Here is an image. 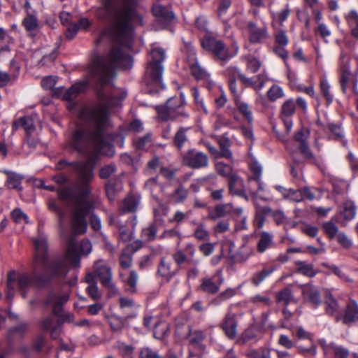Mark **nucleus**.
I'll use <instances>...</instances> for the list:
<instances>
[{"label": "nucleus", "mask_w": 358, "mask_h": 358, "mask_svg": "<svg viewBox=\"0 0 358 358\" xmlns=\"http://www.w3.org/2000/svg\"><path fill=\"white\" fill-rule=\"evenodd\" d=\"M109 324L113 332H120L124 327L125 321L120 317L113 316L110 319Z\"/></svg>", "instance_id": "09e8293b"}, {"label": "nucleus", "mask_w": 358, "mask_h": 358, "mask_svg": "<svg viewBox=\"0 0 358 358\" xmlns=\"http://www.w3.org/2000/svg\"><path fill=\"white\" fill-rule=\"evenodd\" d=\"M196 238L200 241H205L208 239V232L206 230L204 225L203 224H200L194 234Z\"/></svg>", "instance_id": "338daca9"}, {"label": "nucleus", "mask_w": 358, "mask_h": 358, "mask_svg": "<svg viewBox=\"0 0 358 358\" xmlns=\"http://www.w3.org/2000/svg\"><path fill=\"white\" fill-rule=\"evenodd\" d=\"M215 169L217 172L222 176H228L231 175L232 169L230 165L226 164L222 162H217L215 164Z\"/></svg>", "instance_id": "bf43d9fd"}, {"label": "nucleus", "mask_w": 358, "mask_h": 358, "mask_svg": "<svg viewBox=\"0 0 358 358\" xmlns=\"http://www.w3.org/2000/svg\"><path fill=\"white\" fill-rule=\"evenodd\" d=\"M275 42L278 45L286 46L288 43V38L284 30L280 29L274 34Z\"/></svg>", "instance_id": "13d9d810"}, {"label": "nucleus", "mask_w": 358, "mask_h": 358, "mask_svg": "<svg viewBox=\"0 0 358 358\" xmlns=\"http://www.w3.org/2000/svg\"><path fill=\"white\" fill-rule=\"evenodd\" d=\"M323 129L329 134L330 138L334 139H339L343 137L342 130L339 124H334L328 123L327 124H322Z\"/></svg>", "instance_id": "e433bc0d"}, {"label": "nucleus", "mask_w": 358, "mask_h": 358, "mask_svg": "<svg viewBox=\"0 0 358 358\" xmlns=\"http://www.w3.org/2000/svg\"><path fill=\"white\" fill-rule=\"evenodd\" d=\"M206 337L204 331L201 330H192L190 328V334L188 336L189 343L194 346H198L204 340Z\"/></svg>", "instance_id": "37998d69"}, {"label": "nucleus", "mask_w": 358, "mask_h": 358, "mask_svg": "<svg viewBox=\"0 0 358 358\" xmlns=\"http://www.w3.org/2000/svg\"><path fill=\"white\" fill-rule=\"evenodd\" d=\"M70 167L77 176V182L73 186L62 187L57 189L58 196L63 202H71L73 208L71 215V234L68 235L64 227L66 216L64 209L59 206L55 201H50L48 208L55 212L58 217L59 228L61 234L66 239V258L73 266L80 264V257L77 251V242L75 236L85 233L87 227V216H90V225L94 231H99L101 228L99 217L92 213L94 209L93 202L88 199L91 194L90 183L94 179V167L88 162L73 161L68 162L66 159L59 160L57 165V170H63Z\"/></svg>", "instance_id": "f03ea898"}, {"label": "nucleus", "mask_w": 358, "mask_h": 358, "mask_svg": "<svg viewBox=\"0 0 358 358\" xmlns=\"http://www.w3.org/2000/svg\"><path fill=\"white\" fill-rule=\"evenodd\" d=\"M134 145L138 150H145L150 148L152 144V135L148 134L143 137L136 139L134 142Z\"/></svg>", "instance_id": "c03bdc74"}, {"label": "nucleus", "mask_w": 358, "mask_h": 358, "mask_svg": "<svg viewBox=\"0 0 358 358\" xmlns=\"http://www.w3.org/2000/svg\"><path fill=\"white\" fill-rule=\"evenodd\" d=\"M302 293L304 299L315 307H318L322 303L320 292L316 287L305 285L302 287Z\"/></svg>", "instance_id": "a211bd4d"}, {"label": "nucleus", "mask_w": 358, "mask_h": 358, "mask_svg": "<svg viewBox=\"0 0 358 358\" xmlns=\"http://www.w3.org/2000/svg\"><path fill=\"white\" fill-rule=\"evenodd\" d=\"M271 273V271L265 269L256 273L252 278V282L256 286L259 285Z\"/></svg>", "instance_id": "0e129e2a"}, {"label": "nucleus", "mask_w": 358, "mask_h": 358, "mask_svg": "<svg viewBox=\"0 0 358 358\" xmlns=\"http://www.w3.org/2000/svg\"><path fill=\"white\" fill-rule=\"evenodd\" d=\"M293 295L289 288L285 287L280 290L277 295V301L282 303L284 306H287L293 301Z\"/></svg>", "instance_id": "ea45409f"}, {"label": "nucleus", "mask_w": 358, "mask_h": 358, "mask_svg": "<svg viewBox=\"0 0 358 358\" xmlns=\"http://www.w3.org/2000/svg\"><path fill=\"white\" fill-rule=\"evenodd\" d=\"M297 271L303 275L308 277H314L316 275V271L313 268V264H306L305 262H297Z\"/></svg>", "instance_id": "79ce46f5"}, {"label": "nucleus", "mask_w": 358, "mask_h": 358, "mask_svg": "<svg viewBox=\"0 0 358 358\" xmlns=\"http://www.w3.org/2000/svg\"><path fill=\"white\" fill-rule=\"evenodd\" d=\"M297 150L290 151V155L293 159V162L296 164H300L303 161L298 157L299 153H300L304 161L311 164H316L317 158L310 149L308 144L306 143L301 145H297Z\"/></svg>", "instance_id": "9b49d317"}, {"label": "nucleus", "mask_w": 358, "mask_h": 358, "mask_svg": "<svg viewBox=\"0 0 358 358\" xmlns=\"http://www.w3.org/2000/svg\"><path fill=\"white\" fill-rule=\"evenodd\" d=\"M119 261L122 268H129L132 264V254L125 249H123L120 254Z\"/></svg>", "instance_id": "8fccbe9b"}, {"label": "nucleus", "mask_w": 358, "mask_h": 358, "mask_svg": "<svg viewBox=\"0 0 358 358\" xmlns=\"http://www.w3.org/2000/svg\"><path fill=\"white\" fill-rule=\"evenodd\" d=\"M23 25L27 31H33L38 26L37 19L33 15H29L23 20Z\"/></svg>", "instance_id": "680f3d73"}, {"label": "nucleus", "mask_w": 358, "mask_h": 358, "mask_svg": "<svg viewBox=\"0 0 358 358\" xmlns=\"http://www.w3.org/2000/svg\"><path fill=\"white\" fill-rule=\"evenodd\" d=\"M273 243V236L266 231H262L259 235V240L257 245V250L263 253L269 248Z\"/></svg>", "instance_id": "c756f323"}, {"label": "nucleus", "mask_w": 358, "mask_h": 358, "mask_svg": "<svg viewBox=\"0 0 358 358\" xmlns=\"http://www.w3.org/2000/svg\"><path fill=\"white\" fill-rule=\"evenodd\" d=\"M216 141L220 147V157H224L226 159H231L232 153L229 150V147L231 146L230 141L225 136H222L217 137Z\"/></svg>", "instance_id": "bb28decb"}, {"label": "nucleus", "mask_w": 358, "mask_h": 358, "mask_svg": "<svg viewBox=\"0 0 358 358\" xmlns=\"http://www.w3.org/2000/svg\"><path fill=\"white\" fill-rule=\"evenodd\" d=\"M94 272L99 278L101 285L110 290L116 292L117 289L112 281L113 273L111 268L108 266L104 260L99 259L94 264Z\"/></svg>", "instance_id": "6e6552de"}, {"label": "nucleus", "mask_w": 358, "mask_h": 358, "mask_svg": "<svg viewBox=\"0 0 358 358\" xmlns=\"http://www.w3.org/2000/svg\"><path fill=\"white\" fill-rule=\"evenodd\" d=\"M340 320L349 326L358 321V304L355 301H352L347 304L343 316L336 315V321Z\"/></svg>", "instance_id": "ddd939ff"}, {"label": "nucleus", "mask_w": 358, "mask_h": 358, "mask_svg": "<svg viewBox=\"0 0 358 358\" xmlns=\"http://www.w3.org/2000/svg\"><path fill=\"white\" fill-rule=\"evenodd\" d=\"M177 273V271H173L171 268V264L166 261L164 258L160 259L158 266L157 274L166 281H169Z\"/></svg>", "instance_id": "a878e982"}, {"label": "nucleus", "mask_w": 358, "mask_h": 358, "mask_svg": "<svg viewBox=\"0 0 358 358\" xmlns=\"http://www.w3.org/2000/svg\"><path fill=\"white\" fill-rule=\"evenodd\" d=\"M190 328L191 327L187 324L185 319H177L175 334L180 339H187L190 334Z\"/></svg>", "instance_id": "cd10ccee"}, {"label": "nucleus", "mask_w": 358, "mask_h": 358, "mask_svg": "<svg viewBox=\"0 0 358 358\" xmlns=\"http://www.w3.org/2000/svg\"><path fill=\"white\" fill-rule=\"evenodd\" d=\"M325 313L330 316H336L339 315V306L337 301L332 296L331 294L326 296L324 300Z\"/></svg>", "instance_id": "7c9ffc66"}, {"label": "nucleus", "mask_w": 358, "mask_h": 358, "mask_svg": "<svg viewBox=\"0 0 358 358\" xmlns=\"http://www.w3.org/2000/svg\"><path fill=\"white\" fill-rule=\"evenodd\" d=\"M340 61V83L342 91L345 93L349 82L352 79V73L350 69L348 57L345 54H341Z\"/></svg>", "instance_id": "2eb2a0df"}, {"label": "nucleus", "mask_w": 358, "mask_h": 358, "mask_svg": "<svg viewBox=\"0 0 358 358\" xmlns=\"http://www.w3.org/2000/svg\"><path fill=\"white\" fill-rule=\"evenodd\" d=\"M295 108L296 106L294 100L289 99L282 104L281 108V113L285 117H289L294 113Z\"/></svg>", "instance_id": "603ef678"}, {"label": "nucleus", "mask_w": 358, "mask_h": 358, "mask_svg": "<svg viewBox=\"0 0 358 358\" xmlns=\"http://www.w3.org/2000/svg\"><path fill=\"white\" fill-rule=\"evenodd\" d=\"M189 130V127H180L175 133L172 139V144L177 150H181L188 143L187 132Z\"/></svg>", "instance_id": "aec40b11"}, {"label": "nucleus", "mask_w": 358, "mask_h": 358, "mask_svg": "<svg viewBox=\"0 0 358 358\" xmlns=\"http://www.w3.org/2000/svg\"><path fill=\"white\" fill-rule=\"evenodd\" d=\"M57 57V50H52L50 54L44 55L39 61L38 64L41 66L51 64Z\"/></svg>", "instance_id": "774afa93"}, {"label": "nucleus", "mask_w": 358, "mask_h": 358, "mask_svg": "<svg viewBox=\"0 0 358 358\" xmlns=\"http://www.w3.org/2000/svg\"><path fill=\"white\" fill-rule=\"evenodd\" d=\"M248 31L249 33V41L252 43H259L268 38L267 28L258 27L254 22L248 23Z\"/></svg>", "instance_id": "f3484780"}, {"label": "nucleus", "mask_w": 358, "mask_h": 358, "mask_svg": "<svg viewBox=\"0 0 358 358\" xmlns=\"http://www.w3.org/2000/svg\"><path fill=\"white\" fill-rule=\"evenodd\" d=\"M141 196L139 194H129L123 200L122 205V210L124 213H133L137 210L141 201Z\"/></svg>", "instance_id": "5701e85b"}, {"label": "nucleus", "mask_w": 358, "mask_h": 358, "mask_svg": "<svg viewBox=\"0 0 358 358\" xmlns=\"http://www.w3.org/2000/svg\"><path fill=\"white\" fill-rule=\"evenodd\" d=\"M152 11L157 21L163 26L169 24L175 17L173 13L169 8L159 3L153 6Z\"/></svg>", "instance_id": "dca6fc26"}, {"label": "nucleus", "mask_w": 358, "mask_h": 358, "mask_svg": "<svg viewBox=\"0 0 358 358\" xmlns=\"http://www.w3.org/2000/svg\"><path fill=\"white\" fill-rule=\"evenodd\" d=\"M35 255L31 274H20L16 278L14 271L8 273L7 296L12 299L14 296L15 282L17 281V287L22 296L25 298L27 290L34 287L43 288L47 286L55 277H64L68 272L65 259H57L49 262L48 243L45 238H39L34 241Z\"/></svg>", "instance_id": "7ed1b4c3"}, {"label": "nucleus", "mask_w": 358, "mask_h": 358, "mask_svg": "<svg viewBox=\"0 0 358 358\" xmlns=\"http://www.w3.org/2000/svg\"><path fill=\"white\" fill-rule=\"evenodd\" d=\"M230 71L236 74L237 78L247 87H252L257 92L260 91L264 85L265 81L261 75H258L252 78H247L241 71L236 67H230Z\"/></svg>", "instance_id": "f8f14e48"}, {"label": "nucleus", "mask_w": 358, "mask_h": 358, "mask_svg": "<svg viewBox=\"0 0 358 358\" xmlns=\"http://www.w3.org/2000/svg\"><path fill=\"white\" fill-rule=\"evenodd\" d=\"M229 189L231 194L243 196L246 199H248L243 189V180L238 176L234 174L229 176Z\"/></svg>", "instance_id": "412c9836"}, {"label": "nucleus", "mask_w": 358, "mask_h": 358, "mask_svg": "<svg viewBox=\"0 0 358 358\" xmlns=\"http://www.w3.org/2000/svg\"><path fill=\"white\" fill-rule=\"evenodd\" d=\"M122 183L119 180H110L106 185V195L110 201H114L117 193L121 191Z\"/></svg>", "instance_id": "2f4dec72"}, {"label": "nucleus", "mask_w": 358, "mask_h": 358, "mask_svg": "<svg viewBox=\"0 0 358 358\" xmlns=\"http://www.w3.org/2000/svg\"><path fill=\"white\" fill-rule=\"evenodd\" d=\"M283 95L282 88L278 85H273L267 92L268 99L272 101L283 96Z\"/></svg>", "instance_id": "6e6d98bb"}, {"label": "nucleus", "mask_w": 358, "mask_h": 358, "mask_svg": "<svg viewBox=\"0 0 358 358\" xmlns=\"http://www.w3.org/2000/svg\"><path fill=\"white\" fill-rule=\"evenodd\" d=\"M139 358H161L159 353L149 347H145L141 349L139 352Z\"/></svg>", "instance_id": "052dcab7"}, {"label": "nucleus", "mask_w": 358, "mask_h": 358, "mask_svg": "<svg viewBox=\"0 0 358 358\" xmlns=\"http://www.w3.org/2000/svg\"><path fill=\"white\" fill-rule=\"evenodd\" d=\"M28 324L21 323L16 327L8 330L6 335V340L9 345H11L15 339V336L22 338L28 329Z\"/></svg>", "instance_id": "c85d7f7f"}, {"label": "nucleus", "mask_w": 358, "mask_h": 358, "mask_svg": "<svg viewBox=\"0 0 358 358\" xmlns=\"http://www.w3.org/2000/svg\"><path fill=\"white\" fill-rule=\"evenodd\" d=\"M173 198L176 203L183 202L188 196V190L182 185H180L173 192Z\"/></svg>", "instance_id": "864d4df0"}, {"label": "nucleus", "mask_w": 358, "mask_h": 358, "mask_svg": "<svg viewBox=\"0 0 358 358\" xmlns=\"http://www.w3.org/2000/svg\"><path fill=\"white\" fill-rule=\"evenodd\" d=\"M346 19L350 28L351 35L358 39V13L355 10H350L347 15Z\"/></svg>", "instance_id": "473e14b6"}, {"label": "nucleus", "mask_w": 358, "mask_h": 358, "mask_svg": "<svg viewBox=\"0 0 358 358\" xmlns=\"http://www.w3.org/2000/svg\"><path fill=\"white\" fill-rule=\"evenodd\" d=\"M188 64L191 71V74L196 80L206 79L208 77V73L198 64L196 58L194 53H191L188 56Z\"/></svg>", "instance_id": "6ab92c4d"}, {"label": "nucleus", "mask_w": 358, "mask_h": 358, "mask_svg": "<svg viewBox=\"0 0 358 358\" xmlns=\"http://www.w3.org/2000/svg\"><path fill=\"white\" fill-rule=\"evenodd\" d=\"M185 98L182 94L180 96H174L169 99L165 105L155 107L159 118L162 121L175 120L183 119L189 116L185 110Z\"/></svg>", "instance_id": "39448f33"}, {"label": "nucleus", "mask_w": 358, "mask_h": 358, "mask_svg": "<svg viewBox=\"0 0 358 358\" xmlns=\"http://www.w3.org/2000/svg\"><path fill=\"white\" fill-rule=\"evenodd\" d=\"M248 358H271L270 350L259 348L258 350H250L245 353Z\"/></svg>", "instance_id": "49530a36"}, {"label": "nucleus", "mask_w": 358, "mask_h": 358, "mask_svg": "<svg viewBox=\"0 0 358 358\" xmlns=\"http://www.w3.org/2000/svg\"><path fill=\"white\" fill-rule=\"evenodd\" d=\"M139 0H105L103 6L97 11L102 20L111 23L115 43L110 51L92 62L89 73L99 98L103 106L83 107L78 113L87 129H76L67 143V147L80 155L89 156L101 152L108 145L105 130L109 124L108 108L117 106L124 96L106 94L103 88L115 76L116 69H128L132 66L131 57L123 48H130L134 36L133 20L143 25V17L137 12Z\"/></svg>", "instance_id": "f257e3e1"}, {"label": "nucleus", "mask_w": 358, "mask_h": 358, "mask_svg": "<svg viewBox=\"0 0 358 358\" xmlns=\"http://www.w3.org/2000/svg\"><path fill=\"white\" fill-rule=\"evenodd\" d=\"M231 210L232 205L231 203L219 204L209 210L208 217L212 220H217L230 213Z\"/></svg>", "instance_id": "b1692460"}, {"label": "nucleus", "mask_w": 358, "mask_h": 358, "mask_svg": "<svg viewBox=\"0 0 358 358\" xmlns=\"http://www.w3.org/2000/svg\"><path fill=\"white\" fill-rule=\"evenodd\" d=\"M328 348L333 351L335 358H347L350 355L348 349L336 345L334 343L329 344Z\"/></svg>", "instance_id": "3c124183"}, {"label": "nucleus", "mask_w": 358, "mask_h": 358, "mask_svg": "<svg viewBox=\"0 0 358 358\" xmlns=\"http://www.w3.org/2000/svg\"><path fill=\"white\" fill-rule=\"evenodd\" d=\"M238 321L236 315L232 313H228L221 324V328L224 331L226 336L232 340L237 336Z\"/></svg>", "instance_id": "4468645a"}, {"label": "nucleus", "mask_w": 358, "mask_h": 358, "mask_svg": "<svg viewBox=\"0 0 358 358\" xmlns=\"http://www.w3.org/2000/svg\"><path fill=\"white\" fill-rule=\"evenodd\" d=\"M69 296L67 294L59 295L55 292H50L48 294L45 299V304L47 306L52 307V313L59 317L57 320V324L48 332L50 333L52 339L57 340L59 338L61 334V326L64 322L61 313L62 311L63 305L69 300Z\"/></svg>", "instance_id": "423d86ee"}, {"label": "nucleus", "mask_w": 358, "mask_h": 358, "mask_svg": "<svg viewBox=\"0 0 358 358\" xmlns=\"http://www.w3.org/2000/svg\"><path fill=\"white\" fill-rule=\"evenodd\" d=\"M182 164L192 169H200L208 166V157L201 152L194 149H191L182 155Z\"/></svg>", "instance_id": "1a4fd4ad"}, {"label": "nucleus", "mask_w": 358, "mask_h": 358, "mask_svg": "<svg viewBox=\"0 0 358 358\" xmlns=\"http://www.w3.org/2000/svg\"><path fill=\"white\" fill-rule=\"evenodd\" d=\"M56 324L57 320H55L53 316L51 315L43 318L41 322V326L45 331H48L52 327H55Z\"/></svg>", "instance_id": "e2e57ef3"}, {"label": "nucleus", "mask_w": 358, "mask_h": 358, "mask_svg": "<svg viewBox=\"0 0 358 358\" xmlns=\"http://www.w3.org/2000/svg\"><path fill=\"white\" fill-rule=\"evenodd\" d=\"M201 45L205 50L212 52L217 58L222 61L229 59L238 51V47H236L235 52L230 54L222 41L210 36L203 38L201 41Z\"/></svg>", "instance_id": "0eeeda50"}, {"label": "nucleus", "mask_w": 358, "mask_h": 358, "mask_svg": "<svg viewBox=\"0 0 358 358\" xmlns=\"http://www.w3.org/2000/svg\"><path fill=\"white\" fill-rule=\"evenodd\" d=\"M322 229L324 233L330 239L334 238L337 236L338 233V227L331 221L324 222L322 224Z\"/></svg>", "instance_id": "de8ad7c7"}, {"label": "nucleus", "mask_w": 358, "mask_h": 358, "mask_svg": "<svg viewBox=\"0 0 358 358\" xmlns=\"http://www.w3.org/2000/svg\"><path fill=\"white\" fill-rule=\"evenodd\" d=\"M320 92L326 99L327 105L332 103L334 100V96L330 92V85L325 78H322L320 81Z\"/></svg>", "instance_id": "4c0bfd02"}, {"label": "nucleus", "mask_w": 358, "mask_h": 358, "mask_svg": "<svg viewBox=\"0 0 358 358\" xmlns=\"http://www.w3.org/2000/svg\"><path fill=\"white\" fill-rule=\"evenodd\" d=\"M151 59L148 62L143 82L149 87V93L158 92L164 88L162 82L164 67L162 62L165 58V52L162 48H154L150 52Z\"/></svg>", "instance_id": "20e7f679"}, {"label": "nucleus", "mask_w": 358, "mask_h": 358, "mask_svg": "<svg viewBox=\"0 0 358 358\" xmlns=\"http://www.w3.org/2000/svg\"><path fill=\"white\" fill-rule=\"evenodd\" d=\"M115 171V166L113 164H108L102 167L99 171V177L102 179L108 178Z\"/></svg>", "instance_id": "69168bd1"}, {"label": "nucleus", "mask_w": 358, "mask_h": 358, "mask_svg": "<svg viewBox=\"0 0 358 358\" xmlns=\"http://www.w3.org/2000/svg\"><path fill=\"white\" fill-rule=\"evenodd\" d=\"M3 173L8 176L6 185L8 189H13L17 191H21L22 189L21 182L24 179L23 176L8 170H4Z\"/></svg>", "instance_id": "4be33fe9"}, {"label": "nucleus", "mask_w": 358, "mask_h": 358, "mask_svg": "<svg viewBox=\"0 0 358 358\" xmlns=\"http://www.w3.org/2000/svg\"><path fill=\"white\" fill-rule=\"evenodd\" d=\"M169 332V325L165 322H159L155 324L154 328V337L162 339Z\"/></svg>", "instance_id": "58836bf2"}, {"label": "nucleus", "mask_w": 358, "mask_h": 358, "mask_svg": "<svg viewBox=\"0 0 358 358\" xmlns=\"http://www.w3.org/2000/svg\"><path fill=\"white\" fill-rule=\"evenodd\" d=\"M237 108L241 113H242L247 120L250 122L252 120V112L250 110L249 106L245 102L238 101L236 103Z\"/></svg>", "instance_id": "4d7b16f0"}, {"label": "nucleus", "mask_w": 358, "mask_h": 358, "mask_svg": "<svg viewBox=\"0 0 358 358\" xmlns=\"http://www.w3.org/2000/svg\"><path fill=\"white\" fill-rule=\"evenodd\" d=\"M157 232V224L155 223H152L142 230V237L146 241H152L155 239Z\"/></svg>", "instance_id": "a18cd8bd"}, {"label": "nucleus", "mask_w": 358, "mask_h": 358, "mask_svg": "<svg viewBox=\"0 0 358 358\" xmlns=\"http://www.w3.org/2000/svg\"><path fill=\"white\" fill-rule=\"evenodd\" d=\"M120 277L128 287L127 290L130 292L134 293L136 292V287L138 280L137 273L135 271H131L129 273V275L127 279H124L123 277V274L120 273Z\"/></svg>", "instance_id": "c9c22d12"}, {"label": "nucleus", "mask_w": 358, "mask_h": 358, "mask_svg": "<svg viewBox=\"0 0 358 358\" xmlns=\"http://www.w3.org/2000/svg\"><path fill=\"white\" fill-rule=\"evenodd\" d=\"M254 254V250L252 248L248 247L245 245H242L237 253L235 255L234 258L236 262L243 263L245 262Z\"/></svg>", "instance_id": "72a5a7b5"}, {"label": "nucleus", "mask_w": 358, "mask_h": 358, "mask_svg": "<svg viewBox=\"0 0 358 358\" xmlns=\"http://www.w3.org/2000/svg\"><path fill=\"white\" fill-rule=\"evenodd\" d=\"M201 289L208 294H215L219 291V285H217L211 278L202 279Z\"/></svg>", "instance_id": "a19ab883"}, {"label": "nucleus", "mask_w": 358, "mask_h": 358, "mask_svg": "<svg viewBox=\"0 0 358 358\" xmlns=\"http://www.w3.org/2000/svg\"><path fill=\"white\" fill-rule=\"evenodd\" d=\"M116 348L123 357L131 356L134 350V348L131 345H127L122 342H117Z\"/></svg>", "instance_id": "5fc2aeb1"}, {"label": "nucleus", "mask_w": 358, "mask_h": 358, "mask_svg": "<svg viewBox=\"0 0 358 358\" xmlns=\"http://www.w3.org/2000/svg\"><path fill=\"white\" fill-rule=\"evenodd\" d=\"M87 84L85 82L77 83L71 86L67 90L64 87H54L52 90V95L56 97L62 96L63 99L71 101L75 99L80 92H83L86 88Z\"/></svg>", "instance_id": "9d476101"}, {"label": "nucleus", "mask_w": 358, "mask_h": 358, "mask_svg": "<svg viewBox=\"0 0 358 358\" xmlns=\"http://www.w3.org/2000/svg\"><path fill=\"white\" fill-rule=\"evenodd\" d=\"M341 214L345 220H352L356 215V206L354 202L346 201L343 203V209L341 211Z\"/></svg>", "instance_id": "f704fd0d"}, {"label": "nucleus", "mask_w": 358, "mask_h": 358, "mask_svg": "<svg viewBox=\"0 0 358 358\" xmlns=\"http://www.w3.org/2000/svg\"><path fill=\"white\" fill-rule=\"evenodd\" d=\"M20 127L25 130L26 135H30L35 129L33 120L29 117H22L14 121L12 125L13 131H15Z\"/></svg>", "instance_id": "393cba45"}]
</instances>
